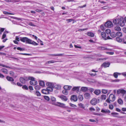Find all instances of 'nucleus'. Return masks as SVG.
Instances as JSON below:
<instances>
[{"label":"nucleus","instance_id":"1","mask_svg":"<svg viewBox=\"0 0 126 126\" xmlns=\"http://www.w3.org/2000/svg\"><path fill=\"white\" fill-rule=\"evenodd\" d=\"M20 41L23 42H26L27 43L31 44L34 46L37 45H38V44L35 42L27 37H20Z\"/></svg>","mask_w":126,"mask_h":126},{"label":"nucleus","instance_id":"2","mask_svg":"<svg viewBox=\"0 0 126 126\" xmlns=\"http://www.w3.org/2000/svg\"><path fill=\"white\" fill-rule=\"evenodd\" d=\"M46 85L48 86L47 89L49 91L52 92L53 90V88H54V83L48 82L46 83Z\"/></svg>","mask_w":126,"mask_h":126},{"label":"nucleus","instance_id":"3","mask_svg":"<svg viewBox=\"0 0 126 126\" xmlns=\"http://www.w3.org/2000/svg\"><path fill=\"white\" fill-rule=\"evenodd\" d=\"M115 99V97L114 95L113 94H111L109 96V97L106 100V101L108 103H110V101L113 102Z\"/></svg>","mask_w":126,"mask_h":126},{"label":"nucleus","instance_id":"4","mask_svg":"<svg viewBox=\"0 0 126 126\" xmlns=\"http://www.w3.org/2000/svg\"><path fill=\"white\" fill-rule=\"evenodd\" d=\"M28 79L29 80H31L30 83L31 85H35L37 84V81L35 80V78L33 77H29Z\"/></svg>","mask_w":126,"mask_h":126},{"label":"nucleus","instance_id":"5","mask_svg":"<svg viewBox=\"0 0 126 126\" xmlns=\"http://www.w3.org/2000/svg\"><path fill=\"white\" fill-rule=\"evenodd\" d=\"M118 18L119 24L121 26L123 27L125 25V23L123 17L122 16H120Z\"/></svg>","mask_w":126,"mask_h":126},{"label":"nucleus","instance_id":"6","mask_svg":"<svg viewBox=\"0 0 126 126\" xmlns=\"http://www.w3.org/2000/svg\"><path fill=\"white\" fill-rule=\"evenodd\" d=\"M98 31L99 32H98V34H99L100 33L101 35L102 36V37L105 40H106L109 39V38H110L109 36H108L107 37H106V34L105 32H103L100 33L101 31L100 30H98Z\"/></svg>","mask_w":126,"mask_h":126},{"label":"nucleus","instance_id":"7","mask_svg":"<svg viewBox=\"0 0 126 126\" xmlns=\"http://www.w3.org/2000/svg\"><path fill=\"white\" fill-rule=\"evenodd\" d=\"M113 25L112 22L110 21L106 22L104 24V26L107 28H110L113 26Z\"/></svg>","mask_w":126,"mask_h":126},{"label":"nucleus","instance_id":"8","mask_svg":"<svg viewBox=\"0 0 126 126\" xmlns=\"http://www.w3.org/2000/svg\"><path fill=\"white\" fill-rule=\"evenodd\" d=\"M97 99L95 98L93 99L90 101L91 103L93 105H94L97 104Z\"/></svg>","mask_w":126,"mask_h":126},{"label":"nucleus","instance_id":"9","mask_svg":"<svg viewBox=\"0 0 126 126\" xmlns=\"http://www.w3.org/2000/svg\"><path fill=\"white\" fill-rule=\"evenodd\" d=\"M111 114L112 115V116L116 117L119 118H122L123 117L122 116H118V113L116 112H112L111 113Z\"/></svg>","mask_w":126,"mask_h":126},{"label":"nucleus","instance_id":"10","mask_svg":"<svg viewBox=\"0 0 126 126\" xmlns=\"http://www.w3.org/2000/svg\"><path fill=\"white\" fill-rule=\"evenodd\" d=\"M80 87V86L74 87L72 89V90L73 91H76L78 93L79 92V89Z\"/></svg>","mask_w":126,"mask_h":126},{"label":"nucleus","instance_id":"11","mask_svg":"<svg viewBox=\"0 0 126 126\" xmlns=\"http://www.w3.org/2000/svg\"><path fill=\"white\" fill-rule=\"evenodd\" d=\"M110 63L108 62L107 63L105 62L102 64V66H103L104 68L109 67L110 65Z\"/></svg>","mask_w":126,"mask_h":126},{"label":"nucleus","instance_id":"12","mask_svg":"<svg viewBox=\"0 0 126 126\" xmlns=\"http://www.w3.org/2000/svg\"><path fill=\"white\" fill-rule=\"evenodd\" d=\"M59 97L63 101H66L67 100V98L66 97L63 95L60 96Z\"/></svg>","mask_w":126,"mask_h":126},{"label":"nucleus","instance_id":"13","mask_svg":"<svg viewBox=\"0 0 126 126\" xmlns=\"http://www.w3.org/2000/svg\"><path fill=\"white\" fill-rule=\"evenodd\" d=\"M71 99L74 101H76L77 100L78 98L76 95H73L71 96Z\"/></svg>","mask_w":126,"mask_h":126},{"label":"nucleus","instance_id":"14","mask_svg":"<svg viewBox=\"0 0 126 126\" xmlns=\"http://www.w3.org/2000/svg\"><path fill=\"white\" fill-rule=\"evenodd\" d=\"M119 18L114 19L113 20V22L114 24L116 25L117 24H119Z\"/></svg>","mask_w":126,"mask_h":126},{"label":"nucleus","instance_id":"15","mask_svg":"<svg viewBox=\"0 0 126 126\" xmlns=\"http://www.w3.org/2000/svg\"><path fill=\"white\" fill-rule=\"evenodd\" d=\"M61 86L59 84H56V83H54V88H55L59 90L61 89Z\"/></svg>","mask_w":126,"mask_h":126},{"label":"nucleus","instance_id":"16","mask_svg":"<svg viewBox=\"0 0 126 126\" xmlns=\"http://www.w3.org/2000/svg\"><path fill=\"white\" fill-rule=\"evenodd\" d=\"M72 88V87L71 86L68 85L65 86L63 87L64 89L67 90L70 89Z\"/></svg>","mask_w":126,"mask_h":126},{"label":"nucleus","instance_id":"17","mask_svg":"<svg viewBox=\"0 0 126 126\" xmlns=\"http://www.w3.org/2000/svg\"><path fill=\"white\" fill-rule=\"evenodd\" d=\"M103 113H110V110H107V109H102L101 111Z\"/></svg>","mask_w":126,"mask_h":126},{"label":"nucleus","instance_id":"18","mask_svg":"<svg viewBox=\"0 0 126 126\" xmlns=\"http://www.w3.org/2000/svg\"><path fill=\"white\" fill-rule=\"evenodd\" d=\"M86 34L87 35L92 37H94V34L92 32H88Z\"/></svg>","mask_w":126,"mask_h":126},{"label":"nucleus","instance_id":"19","mask_svg":"<svg viewBox=\"0 0 126 126\" xmlns=\"http://www.w3.org/2000/svg\"><path fill=\"white\" fill-rule=\"evenodd\" d=\"M39 84L42 86L44 87L45 86V83L44 81L39 80Z\"/></svg>","mask_w":126,"mask_h":126},{"label":"nucleus","instance_id":"20","mask_svg":"<svg viewBox=\"0 0 126 126\" xmlns=\"http://www.w3.org/2000/svg\"><path fill=\"white\" fill-rule=\"evenodd\" d=\"M100 93L101 91L99 90H95L94 92V93L96 95H98Z\"/></svg>","mask_w":126,"mask_h":126},{"label":"nucleus","instance_id":"21","mask_svg":"<svg viewBox=\"0 0 126 126\" xmlns=\"http://www.w3.org/2000/svg\"><path fill=\"white\" fill-rule=\"evenodd\" d=\"M90 97V94L88 93H86L84 94V97L86 99H88Z\"/></svg>","mask_w":126,"mask_h":126},{"label":"nucleus","instance_id":"22","mask_svg":"<svg viewBox=\"0 0 126 126\" xmlns=\"http://www.w3.org/2000/svg\"><path fill=\"white\" fill-rule=\"evenodd\" d=\"M6 79L9 81H13L14 80V79L12 78L9 76H7Z\"/></svg>","mask_w":126,"mask_h":126},{"label":"nucleus","instance_id":"23","mask_svg":"<svg viewBox=\"0 0 126 126\" xmlns=\"http://www.w3.org/2000/svg\"><path fill=\"white\" fill-rule=\"evenodd\" d=\"M20 81L22 83H25L26 82V80L23 78H21L19 79Z\"/></svg>","mask_w":126,"mask_h":126},{"label":"nucleus","instance_id":"24","mask_svg":"<svg viewBox=\"0 0 126 126\" xmlns=\"http://www.w3.org/2000/svg\"><path fill=\"white\" fill-rule=\"evenodd\" d=\"M88 90V88L86 87H82L81 90L83 92H85Z\"/></svg>","mask_w":126,"mask_h":126},{"label":"nucleus","instance_id":"25","mask_svg":"<svg viewBox=\"0 0 126 126\" xmlns=\"http://www.w3.org/2000/svg\"><path fill=\"white\" fill-rule=\"evenodd\" d=\"M106 96L105 94H102L101 96V99L102 100H105L106 98Z\"/></svg>","mask_w":126,"mask_h":126},{"label":"nucleus","instance_id":"26","mask_svg":"<svg viewBox=\"0 0 126 126\" xmlns=\"http://www.w3.org/2000/svg\"><path fill=\"white\" fill-rule=\"evenodd\" d=\"M1 71L3 72L6 74H7L8 73V71L6 69H1Z\"/></svg>","mask_w":126,"mask_h":126},{"label":"nucleus","instance_id":"27","mask_svg":"<svg viewBox=\"0 0 126 126\" xmlns=\"http://www.w3.org/2000/svg\"><path fill=\"white\" fill-rule=\"evenodd\" d=\"M34 94L38 96H40L41 95L40 93L37 91H36L35 92H34Z\"/></svg>","mask_w":126,"mask_h":126},{"label":"nucleus","instance_id":"28","mask_svg":"<svg viewBox=\"0 0 126 126\" xmlns=\"http://www.w3.org/2000/svg\"><path fill=\"white\" fill-rule=\"evenodd\" d=\"M48 91L47 90V89H43L42 91V93L44 94H47L48 93Z\"/></svg>","mask_w":126,"mask_h":126},{"label":"nucleus","instance_id":"29","mask_svg":"<svg viewBox=\"0 0 126 126\" xmlns=\"http://www.w3.org/2000/svg\"><path fill=\"white\" fill-rule=\"evenodd\" d=\"M116 41L119 42H122L123 41L122 39L119 37H116Z\"/></svg>","mask_w":126,"mask_h":126},{"label":"nucleus","instance_id":"30","mask_svg":"<svg viewBox=\"0 0 126 126\" xmlns=\"http://www.w3.org/2000/svg\"><path fill=\"white\" fill-rule=\"evenodd\" d=\"M62 93L63 94L67 95L68 94V91L67 90L64 89Z\"/></svg>","mask_w":126,"mask_h":126},{"label":"nucleus","instance_id":"31","mask_svg":"<svg viewBox=\"0 0 126 126\" xmlns=\"http://www.w3.org/2000/svg\"><path fill=\"white\" fill-rule=\"evenodd\" d=\"M64 55V54H55L51 55L52 56H61L63 55Z\"/></svg>","mask_w":126,"mask_h":126},{"label":"nucleus","instance_id":"32","mask_svg":"<svg viewBox=\"0 0 126 126\" xmlns=\"http://www.w3.org/2000/svg\"><path fill=\"white\" fill-rule=\"evenodd\" d=\"M78 98L79 100L81 101L83 99V97L82 95H79L78 96Z\"/></svg>","mask_w":126,"mask_h":126},{"label":"nucleus","instance_id":"33","mask_svg":"<svg viewBox=\"0 0 126 126\" xmlns=\"http://www.w3.org/2000/svg\"><path fill=\"white\" fill-rule=\"evenodd\" d=\"M118 102L119 104L122 105L123 103V101L121 99H119L118 100Z\"/></svg>","mask_w":126,"mask_h":126},{"label":"nucleus","instance_id":"34","mask_svg":"<svg viewBox=\"0 0 126 126\" xmlns=\"http://www.w3.org/2000/svg\"><path fill=\"white\" fill-rule=\"evenodd\" d=\"M116 36L119 37H121L122 35V33L120 32H118L116 33Z\"/></svg>","mask_w":126,"mask_h":126},{"label":"nucleus","instance_id":"35","mask_svg":"<svg viewBox=\"0 0 126 126\" xmlns=\"http://www.w3.org/2000/svg\"><path fill=\"white\" fill-rule=\"evenodd\" d=\"M110 35L111 37H115L116 35V34L114 32L111 33L110 34Z\"/></svg>","mask_w":126,"mask_h":126},{"label":"nucleus","instance_id":"36","mask_svg":"<svg viewBox=\"0 0 126 126\" xmlns=\"http://www.w3.org/2000/svg\"><path fill=\"white\" fill-rule=\"evenodd\" d=\"M114 29L116 31H120L121 30L120 27L118 26H116L114 28Z\"/></svg>","mask_w":126,"mask_h":126},{"label":"nucleus","instance_id":"37","mask_svg":"<svg viewBox=\"0 0 126 126\" xmlns=\"http://www.w3.org/2000/svg\"><path fill=\"white\" fill-rule=\"evenodd\" d=\"M23 89L25 90H27L28 89V88L27 86L26 85H24L22 87Z\"/></svg>","mask_w":126,"mask_h":126},{"label":"nucleus","instance_id":"38","mask_svg":"<svg viewBox=\"0 0 126 126\" xmlns=\"http://www.w3.org/2000/svg\"><path fill=\"white\" fill-rule=\"evenodd\" d=\"M102 93L104 94H106L108 92V90L105 89H102Z\"/></svg>","mask_w":126,"mask_h":126},{"label":"nucleus","instance_id":"39","mask_svg":"<svg viewBox=\"0 0 126 126\" xmlns=\"http://www.w3.org/2000/svg\"><path fill=\"white\" fill-rule=\"evenodd\" d=\"M0 66H2V67H6V68H10V69L11 68V67H9V66H7L1 64H0Z\"/></svg>","mask_w":126,"mask_h":126},{"label":"nucleus","instance_id":"40","mask_svg":"<svg viewBox=\"0 0 126 126\" xmlns=\"http://www.w3.org/2000/svg\"><path fill=\"white\" fill-rule=\"evenodd\" d=\"M40 88V87L39 85H37L35 87V89L36 91L39 90Z\"/></svg>","mask_w":126,"mask_h":126},{"label":"nucleus","instance_id":"41","mask_svg":"<svg viewBox=\"0 0 126 126\" xmlns=\"http://www.w3.org/2000/svg\"><path fill=\"white\" fill-rule=\"evenodd\" d=\"M117 72H115L113 74V76L115 78H117L118 77V75L117 74Z\"/></svg>","mask_w":126,"mask_h":126},{"label":"nucleus","instance_id":"42","mask_svg":"<svg viewBox=\"0 0 126 126\" xmlns=\"http://www.w3.org/2000/svg\"><path fill=\"white\" fill-rule=\"evenodd\" d=\"M17 49L18 50L20 51H23L25 50V49L24 48H22L20 47H18L17 48Z\"/></svg>","mask_w":126,"mask_h":126},{"label":"nucleus","instance_id":"43","mask_svg":"<svg viewBox=\"0 0 126 126\" xmlns=\"http://www.w3.org/2000/svg\"><path fill=\"white\" fill-rule=\"evenodd\" d=\"M44 98L47 101H49L50 100V99L49 97L47 96H44Z\"/></svg>","mask_w":126,"mask_h":126},{"label":"nucleus","instance_id":"44","mask_svg":"<svg viewBox=\"0 0 126 126\" xmlns=\"http://www.w3.org/2000/svg\"><path fill=\"white\" fill-rule=\"evenodd\" d=\"M100 28L102 30L104 31L105 29V27L103 25H101L100 26Z\"/></svg>","mask_w":126,"mask_h":126},{"label":"nucleus","instance_id":"45","mask_svg":"<svg viewBox=\"0 0 126 126\" xmlns=\"http://www.w3.org/2000/svg\"><path fill=\"white\" fill-rule=\"evenodd\" d=\"M51 100L52 101L55 102L56 101V98L53 96H51Z\"/></svg>","mask_w":126,"mask_h":126},{"label":"nucleus","instance_id":"46","mask_svg":"<svg viewBox=\"0 0 126 126\" xmlns=\"http://www.w3.org/2000/svg\"><path fill=\"white\" fill-rule=\"evenodd\" d=\"M108 8V6H106L101 7V10H105L106 9Z\"/></svg>","mask_w":126,"mask_h":126},{"label":"nucleus","instance_id":"47","mask_svg":"<svg viewBox=\"0 0 126 126\" xmlns=\"http://www.w3.org/2000/svg\"><path fill=\"white\" fill-rule=\"evenodd\" d=\"M111 31L109 29H107L106 30V32L107 34H109L110 33Z\"/></svg>","mask_w":126,"mask_h":126},{"label":"nucleus","instance_id":"48","mask_svg":"<svg viewBox=\"0 0 126 126\" xmlns=\"http://www.w3.org/2000/svg\"><path fill=\"white\" fill-rule=\"evenodd\" d=\"M3 13L4 14H6V15H13L12 13H9L6 11H4L3 12Z\"/></svg>","mask_w":126,"mask_h":126},{"label":"nucleus","instance_id":"49","mask_svg":"<svg viewBox=\"0 0 126 126\" xmlns=\"http://www.w3.org/2000/svg\"><path fill=\"white\" fill-rule=\"evenodd\" d=\"M109 109L111 110H112L113 108V106L112 104H110L109 106Z\"/></svg>","mask_w":126,"mask_h":126},{"label":"nucleus","instance_id":"50","mask_svg":"<svg viewBox=\"0 0 126 126\" xmlns=\"http://www.w3.org/2000/svg\"><path fill=\"white\" fill-rule=\"evenodd\" d=\"M78 105L81 108H84V105L82 103H80L78 104Z\"/></svg>","mask_w":126,"mask_h":126},{"label":"nucleus","instance_id":"51","mask_svg":"<svg viewBox=\"0 0 126 126\" xmlns=\"http://www.w3.org/2000/svg\"><path fill=\"white\" fill-rule=\"evenodd\" d=\"M20 38L18 36H16V40L17 41H19L20 40Z\"/></svg>","mask_w":126,"mask_h":126},{"label":"nucleus","instance_id":"52","mask_svg":"<svg viewBox=\"0 0 126 126\" xmlns=\"http://www.w3.org/2000/svg\"><path fill=\"white\" fill-rule=\"evenodd\" d=\"M100 48H101V49L102 50H107V48L106 47H100Z\"/></svg>","mask_w":126,"mask_h":126},{"label":"nucleus","instance_id":"53","mask_svg":"<svg viewBox=\"0 0 126 126\" xmlns=\"http://www.w3.org/2000/svg\"><path fill=\"white\" fill-rule=\"evenodd\" d=\"M17 54H19L23 55H30V54H27V53H17Z\"/></svg>","mask_w":126,"mask_h":126},{"label":"nucleus","instance_id":"54","mask_svg":"<svg viewBox=\"0 0 126 126\" xmlns=\"http://www.w3.org/2000/svg\"><path fill=\"white\" fill-rule=\"evenodd\" d=\"M126 91L124 89L121 90V93L123 94H125L126 93Z\"/></svg>","mask_w":126,"mask_h":126},{"label":"nucleus","instance_id":"55","mask_svg":"<svg viewBox=\"0 0 126 126\" xmlns=\"http://www.w3.org/2000/svg\"><path fill=\"white\" fill-rule=\"evenodd\" d=\"M6 34H5V32H4L3 33V34L2 36V39H4V38H5V37H6Z\"/></svg>","mask_w":126,"mask_h":126},{"label":"nucleus","instance_id":"56","mask_svg":"<svg viewBox=\"0 0 126 126\" xmlns=\"http://www.w3.org/2000/svg\"><path fill=\"white\" fill-rule=\"evenodd\" d=\"M106 53L108 54L111 55L113 54L114 53L113 52H107Z\"/></svg>","mask_w":126,"mask_h":126},{"label":"nucleus","instance_id":"57","mask_svg":"<svg viewBox=\"0 0 126 126\" xmlns=\"http://www.w3.org/2000/svg\"><path fill=\"white\" fill-rule=\"evenodd\" d=\"M69 104H70V106H71V107H77L76 105H75L73 104H72L71 103H70Z\"/></svg>","mask_w":126,"mask_h":126},{"label":"nucleus","instance_id":"58","mask_svg":"<svg viewBox=\"0 0 126 126\" xmlns=\"http://www.w3.org/2000/svg\"><path fill=\"white\" fill-rule=\"evenodd\" d=\"M29 89L31 90H33V87L32 86H30L29 87Z\"/></svg>","mask_w":126,"mask_h":126},{"label":"nucleus","instance_id":"59","mask_svg":"<svg viewBox=\"0 0 126 126\" xmlns=\"http://www.w3.org/2000/svg\"><path fill=\"white\" fill-rule=\"evenodd\" d=\"M55 62V61H50L47 62V63H53Z\"/></svg>","mask_w":126,"mask_h":126},{"label":"nucleus","instance_id":"60","mask_svg":"<svg viewBox=\"0 0 126 126\" xmlns=\"http://www.w3.org/2000/svg\"><path fill=\"white\" fill-rule=\"evenodd\" d=\"M66 20L68 21V22H70L73 20V19H66Z\"/></svg>","mask_w":126,"mask_h":126},{"label":"nucleus","instance_id":"61","mask_svg":"<svg viewBox=\"0 0 126 126\" xmlns=\"http://www.w3.org/2000/svg\"><path fill=\"white\" fill-rule=\"evenodd\" d=\"M74 47L76 48H81V47L78 46L77 45H74Z\"/></svg>","mask_w":126,"mask_h":126},{"label":"nucleus","instance_id":"62","mask_svg":"<svg viewBox=\"0 0 126 126\" xmlns=\"http://www.w3.org/2000/svg\"><path fill=\"white\" fill-rule=\"evenodd\" d=\"M121 74L124 76L126 77V72L123 73H121Z\"/></svg>","mask_w":126,"mask_h":126},{"label":"nucleus","instance_id":"63","mask_svg":"<svg viewBox=\"0 0 126 126\" xmlns=\"http://www.w3.org/2000/svg\"><path fill=\"white\" fill-rule=\"evenodd\" d=\"M10 74L12 76H13L14 75V73L12 71H11L10 72Z\"/></svg>","mask_w":126,"mask_h":126},{"label":"nucleus","instance_id":"64","mask_svg":"<svg viewBox=\"0 0 126 126\" xmlns=\"http://www.w3.org/2000/svg\"><path fill=\"white\" fill-rule=\"evenodd\" d=\"M122 110L123 111H126V108H123L122 109Z\"/></svg>","mask_w":126,"mask_h":126}]
</instances>
